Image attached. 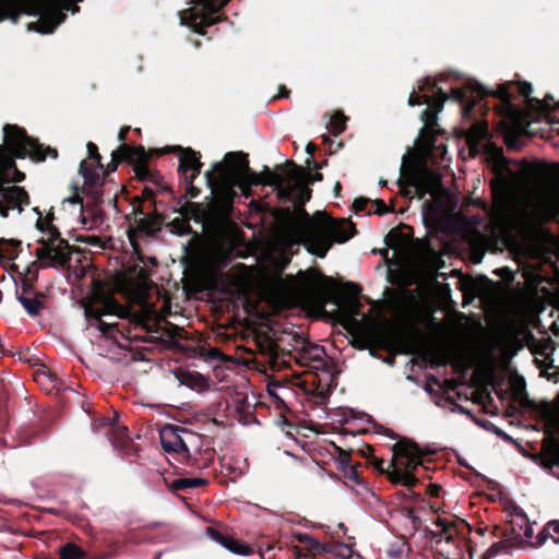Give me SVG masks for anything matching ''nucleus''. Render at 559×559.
<instances>
[{
    "instance_id": "c9c22d12",
    "label": "nucleus",
    "mask_w": 559,
    "mask_h": 559,
    "mask_svg": "<svg viewBox=\"0 0 559 559\" xmlns=\"http://www.w3.org/2000/svg\"><path fill=\"white\" fill-rule=\"evenodd\" d=\"M158 526H160V523H158V522L146 524L143 527L133 531L129 536V540L134 542V543H140L142 540H147V542L159 540L158 538L151 535V532L153 530L157 528Z\"/></svg>"
},
{
    "instance_id": "cd10ccee",
    "label": "nucleus",
    "mask_w": 559,
    "mask_h": 559,
    "mask_svg": "<svg viewBox=\"0 0 559 559\" xmlns=\"http://www.w3.org/2000/svg\"><path fill=\"white\" fill-rule=\"evenodd\" d=\"M518 92L521 96L525 97L528 108L536 110L539 115L549 116L552 110L550 102L554 100L552 96L547 95L544 99L531 97L533 86L528 82L516 83Z\"/></svg>"
},
{
    "instance_id": "5fc2aeb1",
    "label": "nucleus",
    "mask_w": 559,
    "mask_h": 559,
    "mask_svg": "<svg viewBox=\"0 0 559 559\" xmlns=\"http://www.w3.org/2000/svg\"><path fill=\"white\" fill-rule=\"evenodd\" d=\"M500 536L503 542L512 543V546H515L516 542L520 540V533H518L512 525L510 527L502 528Z\"/></svg>"
},
{
    "instance_id": "1a4fd4ad",
    "label": "nucleus",
    "mask_w": 559,
    "mask_h": 559,
    "mask_svg": "<svg viewBox=\"0 0 559 559\" xmlns=\"http://www.w3.org/2000/svg\"><path fill=\"white\" fill-rule=\"evenodd\" d=\"M401 170L402 176L397 183L402 195L406 198L424 199L427 194L435 197L442 189V177L437 171L426 167L405 171L404 166Z\"/></svg>"
},
{
    "instance_id": "7ed1b4c3",
    "label": "nucleus",
    "mask_w": 559,
    "mask_h": 559,
    "mask_svg": "<svg viewBox=\"0 0 559 559\" xmlns=\"http://www.w3.org/2000/svg\"><path fill=\"white\" fill-rule=\"evenodd\" d=\"M84 0H13L16 23L22 15L37 16L27 29L43 35L52 34L72 14L80 12L79 2Z\"/></svg>"
},
{
    "instance_id": "c756f323",
    "label": "nucleus",
    "mask_w": 559,
    "mask_h": 559,
    "mask_svg": "<svg viewBox=\"0 0 559 559\" xmlns=\"http://www.w3.org/2000/svg\"><path fill=\"white\" fill-rule=\"evenodd\" d=\"M191 207H197V203L188 202L185 205H181L179 210H176V212H178L182 217H176L169 224L175 234L179 236L192 234L193 230L189 223V218H186L189 214V209Z\"/></svg>"
},
{
    "instance_id": "4d7b16f0",
    "label": "nucleus",
    "mask_w": 559,
    "mask_h": 559,
    "mask_svg": "<svg viewBox=\"0 0 559 559\" xmlns=\"http://www.w3.org/2000/svg\"><path fill=\"white\" fill-rule=\"evenodd\" d=\"M360 465H349L347 467H343V472H344V475L345 477H347L348 479L353 480L355 484H360L361 481V478H360V474H359V471H358V467Z\"/></svg>"
},
{
    "instance_id": "a18cd8bd",
    "label": "nucleus",
    "mask_w": 559,
    "mask_h": 559,
    "mask_svg": "<svg viewBox=\"0 0 559 559\" xmlns=\"http://www.w3.org/2000/svg\"><path fill=\"white\" fill-rule=\"evenodd\" d=\"M512 547V543L499 540L497 543H493L487 549V551L483 555L481 559H490L492 557H496L500 552H509Z\"/></svg>"
},
{
    "instance_id": "39448f33",
    "label": "nucleus",
    "mask_w": 559,
    "mask_h": 559,
    "mask_svg": "<svg viewBox=\"0 0 559 559\" xmlns=\"http://www.w3.org/2000/svg\"><path fill=\"white\" fill-rule=\"evenodd\" d=\"M79 173L84 179L82 192L86 197V202L81 207L82 224L86 226L90 221L91 225L87 228L91 229L104 222V181L86 160L80 163Z\"/></svg>"
},
{
    "instance_id": "864d4df0",
    "label": "nucleus",
    "mask_w": 559,
    "mask_h": 559,
    "mask_svg": "<svg viewBox=\"0 0 559 559\" xmlns=\"http://www.w3.org/2000/svg\"><path fill=\"white\" fill-rule=\"evenodd\" d=\"M317 150V145L313 144L312 142H309L306 146V152L307 154H309L310 156L306 159V164L308 167H313L314 169H320L322 168L323 165H326L328 164V160H324L323 164H319L314 160L313 158V154Z\"/></svg>"
},
{
    "instance_id": "13d9d810",
    "label": "nucleus",
    "mask_w": 559,
    "mask_h": 559,
    "mask_svg": "<svg viewBox=\"0 0 559 559\" xmlns=\"http://www.w3.org/2000/svg\"><path fill=\"white\" fill-rule=\"evenodd\" d=\"M374 207L373 213L378 215H384L394 212L393 206H388L382 199H376L372 201Z\"/></svg>"
},
{
    "instance_id": "49530a36",
    "label": "nucleus",
    "mask_w": 559,
    "mask_h": 559,
    "mask_svg": "<svg viewBox=\"0 0 559 559\" xmlns=\"http://www.w3.org/2000/svg\"><path fill=\"white\" fill-rule=\"evenodd\" d=\"M4 20L16 24L13 0H0V22Z\"/></svg>"
},
{
    "instance_id": "5701e85b",
    "label": "nucleus",
    "mask_w": 559,
    "mask_h": 559,
    "mask_svg": "<svg viewBox=\"0 0 559 559\" xmlns=\"http://www.w3.org/2000/svg\"><path fill=\"white\" fill-rule=\"evenodd\" d=\"M29 204V195L27 191L20 186H11L0 188V215L8 217L9 210L19 209L23 211V206Z\"/></svg>"
},
{
    "instance_id": "6e6552de",
    "label": "nucleus",
    "mask_w": 559,
    "mask_h": 559,
    "mask_svg": "<svg viewBox=\"0 0 559 559\" xmlns=\"http://www.w3.org/2000/svg\"><path fill=\"white\" fill-rule=\"evenodd\" d=\"M4 142L11 154L16 158L28 156L33 162H45L47 156L58 157V151L50 146H44L37 139L27 134L26 130L17 124L3 127Z\"/></svg>"
},
{
    "instance_id": "8fccbe9b",
    "label": "nucleus",
    "mask_w": 559,
    "mask_h": 559,
    "mask_svg": "<svg viewBox=\"0 0 559 559\" xmlns=\"http://www.w3.org/2000/svg\"><path fill=\"white\" fill-rule=\"evenodd\" d=\"M438 88H440V87L437 85V83L431 78H425L419 82L417 93L419 94V92H421V93H424L423 95H425V94L429 95L428 93H433L432 96H436L438 93Z\"/></svg>"
},
{
    "instance_id": "9d476101",
    "label": "nucleus",
    "mask_w": 559,
    "mask_h": 559,
    "mask_svg": "<svg viewBox=\"0 0 559 559\" xmlns=\"http://www.w3.org/2000/svg\"><path fill=\"white\" fill-rule=\"evenodd\" d=\"M225 160L230 166V170L237 173L239 176V189L246 197L250 195V188L252 186H269L272 183V171L267 166H264L263 171L255 173L249 166L248 154L243 152H229L225 155Z\"/></svg>"
},
{
    "instance_id": "473e14b6",
    "label": "nucleus",
    "mask_w": 559,
    "mask_h": 559,
    "mask_svg": "<svg viewBox=\"0 0 559 559\" xmlns=\"http://www.w3.org/2000/svg\"><path fill=\"white\" fill-rule=\"evenodd\" d=\"M209 484L206 478L192 477V478H176L169 485L168 488L173 492L186 491L191 488L203 487Z\"/></svg>"
},
{
    "instance_id": "a19ab883",
    "label": "nucleus",
    "mask_w": 559,
    "mask_h": 559,
    "mask_svg": "<svg viewBox=\"0 0 559 559\" xmlns=\"http://www.w3.org/2000/svg\"><path fill=\"white\" fill-rule=\"evenodd\" d=\"M85 313L87 316V318L90 319H95L98 324H97V329L107 337L111 336V332L117 328V324L116 323H111V324H108L104 321L100 320V316L102 313H99L97 310H94L92 308H88L85 310Z\"/></svg>"
},
{
    "instance_id": "20e7f679",
    "label": "nucleus",
    "mask_w": 559,
    "mask_h": 559,
    "mask_svg": "<svg viewBox=\"0 0 559 559\" xmlns=\"http://www.w3.org/2000/svg\"><path fill=\"white\" fill-rule=\"evenodd\" d=\"M205 179L215 195V207L225 218H228L234 209V201L237 198L235 188H239V176L230 170L226 160L214 164L212 170H207Z\"/></svg>"
},
{
    "instance_id": "aec40b11",
    "label": "nucleus",
    "mask_w": 559,
    "mask_h": 559,
    "mask_svg": "<svg viewBox=\"0 0 559 559\" xmlns=\"http://www.w3.org/2000/svg\"><path fill=\"white\" fill-rule=\"evenodd\" d=\"M163 223V215L159 214L156 210L154 211L153 215L134 217V226L131 225L127 230L128 239L132 247L136 249L138 237L140 235L152 237L159 233L162 230Z\"/></svg>"
},
{
    "instance_id": "052dcab7",
    "label": "nucleus",
    "mask_w": 559,
    "mask_h": 559,
    "mask_svg": "<svg viewBox=\"0 0 559 559\" xmlns=\"http://www.w3.org/2000/svg\"><path fill=\"white\" fill-rule=\"evenodd\" d=\"M185 183L187 185V188H186V194L185 197L186 198H189V199H194L197 198L199 194H200V189L197 188L194 185H193V181L195 179H189V178H185Z\"/></svg>"
},
{
    "instance_id": "e433bc0d",
    "label": "nucleus",
    "mask_w": 559,
    "mask_h": 559,
    "mask_svg": "<svg viewBox=\"0 0 559 559\" xmlns=\"http://www.w3.org/2000/svg\"><path fill=\"white\" fill-rule=\"evenodd\" d=\"M146 170L148 171V176L145 179H139L142 182L152 183L155 187L157 193L159 192H169L173 193V189L163 181V177L159 171L153 170L148 167V160L146 162Z\"/></svg>"
},
{
    "instance_id": "f3484780",
    "label": "nucleus",
    "mask_w": 559,
    "mask_h": 559,
    "mask_svg": "<svg viewBox=\"0 0 559 559\" xmlns=\"http://www.w3.org/2000/svg\"><path fill=\"white\" fill-rule=\"evenodd\" d=\"M448 98V94L442 88H438L436 96L427 94L420 95L413 90L408 97V105L414 107L426 104L428 107L421 111L420 119L425 123V127L433 129L437 126V115L443 109V105Z\"/></svg>"
},
{
    "instance_id": "f03ea898",
    "label": "nucleus",
    "mask_w": 559,
    "mask_h": 559,
    "mask_svg": "<svg viewBox=\"0 0 559 559\" xmlns=\"http://www.w3.org/2000/svg\"><path fill=\"white\" fill-rule=\"evenodd\" d=\"M392 460L386 468L383 467L384 461L373 455L374 448L365 444L359 450L361 456L371 459L370 463L381 473L386 474L393 485H402L412 489L418 484L415 471L424 464V451L419 445L408 438H402L391 447Z\"/></svg>"
},
{
    "instance_id": "4468645a",
    "label": "nucleus",
    "mask_w": 559,
    "mask_h": 559,
    "mask_svg": "<svg viewBox=\"0 0 559 559\" xmlns=\"http://www.w3.org/2000/svg\"><path fill=\"white\" fill-rule=\"evenodd\" d=\"M513 400L518 402L524 411L528 412L536 419L546 420L548 423H556L559 417V394L557 395V404H554L547 400L536 402L530 399L526 390L524 379H521V383L514 385Z\"/></svg>"
},
{
    "instance_id": "412c9836",
    "label": "nucleus",
    "mask_w": 559,
    "mask_h": 559,
    "mask_svg": "<svg viewBox=\"0 0 559 559\" xmlns=\"http://www.w3.org/2000/svg\"><path fill=\"white\" fill-rule=\"evenodd\" d=\"M180 152L181 155L179 157L178 173L182 175L183 179H195L200 173L203 164L201 163V154L200 152L194 151L191 147H166L163 151H156L157 155H162L168 152Z\"/></svg>"
},
{
    "instance_id": "6e6d98bb",
    "label": "nucleus",
    "mask_w": 559,
    "mask_h": 559,
    "mask_svg": "<svg viewBox=\"0 0 559 559\" xmlns=\"http://www.w3.org/2000/svg\"><path fill=\"white\" fill-rule=\"evenodd\" d=\"M177 336H178L177 332L176 333L168 332V338L167 340H164L162 337L151 336V337L144 338L143 341L147 342V343H152V344H164L165 346L170 347L174 344H176V337Z\"/></svg>"
},
{
    "instance_id": "7c9ffc66",
    "label": "nucleus",
    "mask_w": 559,
    "mask_h": 559,
    "mask_svg": "<svg viewBox=\"0 0 559 559\" xmlns=\"http://www.w3.org/2000/svg\"><path fill=\"white\" fill-rule=\"evenodd\" d=\"M489 135L487 122H474L466 132V142L471 150L477 148Z\"/></svg>"
},
{
    "instance_id": "4c0bfd02",
    "label": "nucleus",
    "mask_w": 559,
    "mask_h": 559,
    "mask_svg": "<svg viewBox=\"0 0 559 559\" xmlns=\"http://www.w3.org/2000/svg\"><path fill=\"white\" fill-rule=\"evenodd\" d=\"M17 300L21 302L25 311L31 317H36L40 313L44 308L43 301L38 299V297H28L24 295H19Z\"/></svg>"
},
{
    "instance_id": "ddd939ff",
    "label": "nucleus",
    "mask_w": 559,
    "mask_h": 559,
    "mask_svg": "<svg viewBox=\"0 0 559 559\" xmlns=\"http://www.w3.org/2000/svg\"><path fill=\"white\" fill-rule=\"evenodd\" d=\"M296 539L301 544L297 548L298 559H335L345 557L344 551L348 550L343 543H320L312 535L297 534Z\"/></svg>"
},
{
    "instance_id": "774afa93",
    "label": "nucleus",
    "mask_w": 559,
    "mask_h": 559,
    "mask_svg": "<svg viewBox=\"0 0 559 559\" xmlns=\"http://www.w3.org/2000/svg\"><path fill=\"white\" fill-rule=\"evenodd\" d=\"M370 203V200L365 197H359L355 199L353 203V207L355 212H362L367 209L368 204Z\"/></svg>"
},
{
    "instance_id": "0e129e2a",
    "label": "nucleus",
    "mask_w": 559,
    "mask_h": 559,
    "mask_svg": "<svg viewBox=\"0 0 559 559\" xmlns=\"http://www.w3.org/2000/svg\"><path fill=\"white\" fill-rule=\"evenodd\" d=\"M45 233H47L48 238L56 240L57 243L59 242V240H66L64 238L61 237L59 228L52 223H49Z\"/></svg>"
},
{
    "instance_id": "a211bd4d",
    "label": "nucleus",
    "mask_w": 559,
    "mask_h": 559,
    "mask_svg": "<svg viewBox=\"0 0 559 559\" xmlns=\"http://www.w3.org/2000/svg\"><path fill=\"white\" fill-rule=\"evenodd\" d=\"M186 437L192 438L194 435L190 430L177 425L166 424L159 430V440L163 450L167 453L181 454L185 460L190 457Z\"/></svg>"
},
{
    "instance_id": "de8ad7c7",
    "label": "nucleus",
    "mask_w": 559,
    "mask_h": 559,
    "mask_svg": "<svg viewBox=\"0 0 559 559\" xmlns=\"http://www.w3.org/2000/svg\"><path fill=\"white\" fill-rule=\"evenodd\" d=\"M205 454H206V457L205 459H202V461H200L199 459L197 457H192L190 455V457H188L186 460L187 464L192 466V467H197V468H207L210 467V465L213 463L214 461V452L213 451H210V450H206L205 451Z\"/></svg>"
},
{
    "instance_id": "2eb2a0df",
    "label": "nucleus",
    "mask_w": 559,
    "mask_h": 559,
    "mask_svg": "<svg viewBox=\"0 0 559 559\" xmlns=\"http://www.w3.org/2000/svg\"><path fill=\"white\" fill-rule=\"evenodd\" d=\"M41 245L35 249V255L39 261V267L66 266L71 261V254L74 247L69 245L68 240H56L51 238H40L37 241Z\"/></svg>"
},
{
    "instance_id": "58836bf2",
    "label": "nucleus",
    "mask_w": 559,
    "mask_h": 559,
    "mask_svg": "<svg viewBox=\"0 0 559 559\" xmlns=\"http://www.w3.org/2000/svg\"><path fill=\"white\" fill-rule=\"evenodd\" d=\"M554 534H559V520L549 521L545 525L537 536V544L540 546L545 544L548 538H551L555 544H559V537H555Z\"/></svg>"
},
{
    "instance_id": "0eeeda50",
    "label": "nucleus",
    "mask_w": 559,
    "mask_h": 559,
    "mask_svg": "<svg viewBox=\"0 0 559 559\" xmlns=\"http://www.w3.org/2000/svg\"><path fill=\"white\" fill-rule=\"evenodd\" d=\"M514 85L512 81L498 85L497 90H488L487 87L476 83L475 85L466 84L461 87L451 88L450 97L460 103L464 111L467 114L473 110L477 103V98L483 99L492 96L501 102L503 110L508 115L518 114L519 109L513 104V94L510 88Z\"/></svg>"
},
{
    "instance_id": "9b49d317",
    "label": "nucleus",
    "mask_w": 559,
    "mask_h": 559,
    "mask_svg": "<svg viewBox=\"0 0 559 559\" xmlns=\"http://www.w3.org/2000/svg\"><path fill=\"white\" fill-rule=\"evenodd\" d=\"M148 159L150 153L145 151L143 145L132 146L123 143L120 144L117 150L112 151L110 163L106 167L103 165V169H98L99 176L105 185V176L116 171L119 164L127 163L132 166L138 179H145L148 176V171L146 170V162Z\"/></svg>"
},
{
    "instance_id": "680f3d73",
    "label": "nucleus",
    "mask_w": 559,
    "mask_h": 559,
    "mask_svg": "<svg viewBox=\"0 0 559 559\" xmlns=\"http://www.w3.org/2000/svg\"><path fill=\"white\" fill-rule=\"evenodd\" d=\"M142 198L134 197L131 204L133 205L132 214L134 217H143L146 216L142 206Z\"/></svg>"
},
{
    "instance_id": "423d86ee",
    "label": "nucleus",
    "mask_w": 559,
    "mask_h": 559,
    "mask_svg": "<svg viewBox=\"0 0 559 559\" xmlns=\"http://www.w3.org/2000/svg\"><path fill=\"white\" fill-rule=\"evenodd\" d=\"M491 221L503 229L527 228L539 222L536 212L518 209L506 190H493V202L490 211Z\"/></svg>"
},
{
    "instance_id": "6ab92c4d",
    "label": "nucleus",
    "mask_w": 559,
    "mask_h": 559,
    "mask_svg": "<svg viewBox=\"0 0 559 559\" xmlns=\"http://www.w3.org/2000/svg\"><path fill=\"white\" fill-rule=\"evenodd\" d=\"M435 525L440 527V532L426 528L425 534L430 540L440 544L442 540L448 544L454 543L456 537H464L472 532L471 525L463 519L456 518L455 520H447L438 518Z\"/></svg>"
},
{
    "instance_id": "603ef678",
    "label": "nucleus",
    "mask_w": 559,
    "mask_h": 559,
    "mask_svg": "<svg viewBox=\"0 0 559 559\" xmlns=\"http://www.w3.org/2000/svg\"><path fill=\"white\" fill-rule=\"evenodd\" d=\"M504 142L509 148L514 151H520L523 144L520 135L512 131L506 133Z\"/></svg>"
},
{
    "instance_id": "c03bdc74",
    "label": "nucleus",
    "mask_w": 559,
    "mask_h": 559,
    "mask_svg": "<svg viewBox=\"0 0 559 559\" xmlns=\"http://www.w3.org/2000/svg\"><path fill=\"white\" fill-rule=\"evenodd\" d=\"M59 555L60 559H81L84 557V551L75 544L68 543L61 547Z\"/></svg>"
},
{
    "instance_id": "79ce46f5",
    "label": "nucleus",
    "mask_w": 559,
    "mask_h": 559,
    "mask_svg": "<svg viewBox=\"0 0 559 559\" xmlns=\"http://www.w3.org/2000/svg\"><path fill=\"white\" fill-rule=\"evenodd\" d=\"M384 241L390 248H399L406 243L407 236L400 228H392L385 236Z\"/></svg>"
},
{
    "instance_id": "ea45409f",
    "label": "nucleus",
    "mask_w": 559,
    "mask_h": 559,
    "mask_svg": "<svg viewBox=\"0 0 559 559\" xmlns=\"http://www.w3.org/2000/svg\"><path fill=\"white\" fill-rule=\"evenodd\" d=\"M347 117L342 111H335L330 118V131L334 136L340 135L346 129Z\"/></svg>"
},
{
    "instance_id": "69168bd1",
    "label": "nucleus",
    "mask_w": 559,
    "mask_h": 559,
    "mask_svg": "<svg viewBox=\"0 0 559 559\" xmlns=\"http://www.w3.org/2000/svg\"><path fill=\"white\" fill-rule=\"evenodd\" d=\"M346 288L348 289V293L353 295V297L355 299L354 304H355V307L357 308L359 306V301L357 300V296L361 292L360 286L358 284H356V283L348 282V283H346Z\"/></svg>"
},
{
    "instance_id": "338daca9",
    "label": "nucleus",
    "mask_w": 559,
    "mask_h": 559,
    "mask_svg": "<svg viewBox=\"0 0 559 559\" xmlns=\"http://www.w3.org/2000/svg\"><path fill=\"white\" fill-rule=\"evenodd\" d=\"M337 450L340 452L338 464L341 468L343 469V467L352 465L350 453L342 450L341 448H337Z\"/></svg>"
},
{
    "instance_id": "3c124183",
    "label": "nucleus",
    "mask_w": 559,
    "mask_h": 559,
    "mask_svg": "<svg viewBox=\"0 0 559 559\" xmlns=\"http://www.w3.org/2000/svg\"><path fill=\"white\" fill-rule=\"evenodd\" d=\"M183 383L192 389L194 388H202L205 385V380L203 378V376H201L200 373H190L188 372L186 376H185V381Z\"/></svg>"
},
{
    "instance_id": "72a5a7b5",
    "label": "nucleus",
    "mask_w": 559,
    "mask_h": 559,
    "mask_svg": "<svg viewBox=\"0 0 559 559\" xmlns=\"http://www.w3.org/2000/svg\"><path fill=\"white\" fill-rule=\"evenodd\" d=\"M325 354L324 347L320 345H312L306 343L302 347L300 357L296 360L301 365H307L305 360L322 361V356Z\"/></svg>"
},
{
    "instance_id": "b1692460",
    "label": "nucleus",
    "mask_w": 559,
    "mask_h": 559,
    "mask_svg": "<svg viewBox=\"0 0 559 559\" xmlns=\"http://www.w3.org/2000/svg\"><path fill=\"white\" fill-rule=\"evenodd\" d=\"M259 349L261 355L266 358V362L272 370H280L282 368L289 367L292 353L282 348L273 340L267 338L260 342Z\"/></svg>"
},
{
    "instance_id": "a878e982",
    "label": "nucleus",
    "mask_w": 559,
    "mask_h": 559,
    "mask_svg": "<svg viewBox=\"0 0 559 559\" xmlns=\"http://www.w3.org/2000/svg\"><path fill=\"white\" fill-rule=\"evenodd\" d=\"M540 464L545 469L559 467V438L548 432L542 442Z\"/></svg>"
},
{
    "instance_id": "c85d7f7f",
    "label": "nucleus",
    "mask_w": 559,
    "mask_h": 559,
    "mask_svg": "<svg viewBox=\"0 0 559 559\" xmlns=\"http://www.w3.org/2000/svg\"><path fill=\"white\" fill-rule=\"evenodd\" d=\"M284 168H292V171L294 173L296 180H298L299 183H306L308 186L314 181L323 180V175L321 173L316 171L312 174L309 169L296 165L293 160H287L285 164H280L276 166L277 170H284Z\"/></svg>"
},
{
    "instance_id": "4be33fe9",
    "label": "nucleus",
    "mask_w": 559,
    "mask_h": 559,
    "mask_svg": "<svg viewBox=\"0 0 559 559\" xmlns=\"http://www.w3.org/2000/svg\"><path fill=\"white\" fill-rule=\"evenodd\" d=\"M107 427L106 435H108L111 445L123 456H135L139 452L138 445L133 442L128 433V428L115 424L111 419H105Z\"/></svg>"
},
{
    "instance_id": "393cba45",
    "label": "nucleus",
    "mask_w": 559,
    "mask_h": 559,
    "mask_svg": "<svg viewBox=\"0 0 559 559\" xmlns=\"http://www.w3.org/2000/svg\"><path fill=\"white\" fill-rule=\"evenodd\" d=\"M282 173H275L272 176V183L270 187H274L276 190V197L281 202H288L293 200V197L297 192L296 177L290 170H281Z\"/></svg>"
},
{
    "instance_id": "f8f14e48",
    "label": "nucleus",
    "mask_w": 559,
    "mask_h": 559,
    "mask_svg": "<svg viewBox=\"0 0 559 559\" xmlns=\"http://www.w3.org/2000/svg\"><path fill=\"white\" fill-rule=\"evenodd\" d=\"M230 0H198V3L186 10L182 15V21L195 33L205 35L206 27H210L219 22V11Z\"/></svg>"
},
{
    "instance_id": "f704fd0d",
    "label": "nucleus",
    "mask_w": 559,
    "mask_h": 559,
    "mask_svg": "<svg viewBox=\"0 0 559 559\" xmlns=\"http://www.w3.org/2000/svg\"><path fill=\"white\" fill-rule=\"evenodd\" d=\"M376 338L377 346L379 348L389 350L396 345L400 336L393 329L390 328L378 332Z\"/></svg>"
},
{
    "instance_id": "09e8293b",
    "label": "nucleus",
    "mask_w": 559,
    "mask_h": 559,
    "mask_svg": "<svg viewBox=\"0 0 559 559\" xmlns=\"http://www.w3.org/2000/svg\"><path fill=\"white\" fill-rule=\"evenodd\" d=\"M306 295L309 298L316 299L317 305L323 309L326 304L329 293L319 292V288L313 285L308 288Z\"/></svg>"
},
{
    "instance_id": "bf43d9fd",
    "label": "nucleus",
    "mask_w": 559,
    "mask_h": 559,
    "mask_svg": "<svg viewBox=\"0 0 559 559\" xmlns=\"http://www.w3.org/2000/svg\"><path fill=\"white\" fill-rule=\"evenodd\" d=\"M488 146L489 148H492L497 157L498 166L508 169L509 160L503 156L502 148L491 143Z\"/></svg>"
},
{
    "instance_id": "dca6fc26",
    "label": "nucleus",
    "mask_w": 559,
    "mask_h": 559,
    "mask_svg": "<svg viewBox=\"0 0 559 559\" xmlns=\"http://www.w3.org/2000/svg\"><path fill=\"white\" fill-rule=\"evenodd\" d=\"M388 310L396 321L408 330L417 331L419 306L416 297L409 290L395 295L388 301Z\"/></svg>"
},
{
    "instance_id": "bb28decb",
    "label": "nucleus",
    "mask_w": 559,
    "mask_h": 559,
    "mask_svg": "<svg viewBox=\"0 0 559 559\" xmlns=\"http://www.w3.org/2000/svg\"><path fill=\"white\" fill-rule=\"evenodd\" d=\"M206 532L212 539H214L216 543L221 544L223 547H225L226 549L236 555L246 556L253 552V549L250 545L239 539H236L229 535L223 534L222 532L214 527H207Z\"/></svg>"
},
{
    "instance_id": "2f4dec72",
    "label": "nucleus",
    "mask_w": 559,
    "mask_h": 559,
    "mask_svg": "<svg viewBox=\"0 0 559 559\" xmlns=\"http://www.w3.org/2000/svg\"><path fill=\"white\" fill-rule=\"evenodd\" d=\"M4 145H7L4 143ZM15 158L7 146H0V164H3L7 169L12 170V177L10 181L22 182L25 180V174L17 169L14 162Z\"/></svg>"
},
{
    "instance_id": "37998d69",
    "label": "nucleus",
    "mask_w": 559,
    "mask_h": 559,
    "mask_svg": "<svg viewBox=\"0 0 559 559\" xmlns=\"http://www.w3.org/2000/svg\"><path fill=\"white\" fill-rule=\"evenodd\" d=\"M87 148V159H85L91 167H93L98 174V169H103L102 156L98 152V146L88 142L86 145Z\"/></svg>"
},
{
    "instance_id": "e2e57ef3",
    "label": "nucleus",
    "mask_w": 559,
    "mask_h": 559,
    "mask_svg": "<svg viewBox=\"0 0 559 559\" xmlns=\"http://www.w3.org/2000/svg\"><path fill=\"white\" fill-rule=\"evenodd\" d=\"M157 195V191L155 190V187H151V186H145L142 190V195H140L142 198V201L144 200H147V201H153L154 205L156 204L155 202V197Z\"/></svg>"
},
{
    "instance_id": "f257e3e1",
    "label": "nucleus",
    "mask_w": 559,
    "mask_h": 559,
    "mask_svg": "<svg viewBox=\"0 0 559 559\" xmlns=\"http://www.w3.org/2000/svg\"><path fill=\"white\" fill-rule=\"evenodd\" d=\"M296 186L297 215L294 216L289 207L285 210V213L292 217L308 251L318 258H324L333 242L344 243L354 237L355 224L349 218L334 219L325 212H317L310 217L304 205L311 198V189L306 183H299L298 180H296Z\"/></svg>"
}]
</instances>
